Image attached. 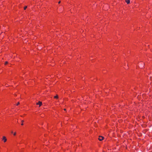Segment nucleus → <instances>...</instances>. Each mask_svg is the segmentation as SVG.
Instances as JSON below:
<instances>
[{
    "instance_id": "obj_5",
    "label": "nucleus",
    "mask_w": 152,
    "mask_h": 152,
    "mask_svg": "<svg viewBox=\"0 0 152 152\" xmlns=\"http://www.w3.org/2000/svg\"><path fill=\"white\" fill-rule=\"evenodd\" d=\"M23 122H24L23 120H22L21 121V125H23Z\"/></svg>"
},
{
    "instance_id": "obj_7",
    "label": "nucleus",
    "mask_w": 152,
    "mask_h": 152,
    "mask_svg": "<svg viewBox=\"0 0 152 152\" xmlns=\"http://www.w3.org/2000/svg\"><path fill=\"white\" fill-rule=\"evenodd\" d=\"M27 6H26L24 7V10H26V9L27 8Z\"/></svg>"
},
{
    "instance_id": "obj_4",
    "label": "nucleus",
    "mask_w": 152,
    "mask_h": 152,
    "mask_svg": "<svg viewBox=\"0 0 152 152\" xmlns=\"http://www.w3.org/2000/svg\"><path fill=\"white\" fill-rule=\"evenodd\" d=\"M126 1L127 4H129L130 3V0H126Z\"/></svg>"
},
{
    "instance_id": "obj_10",
    "label": "nucleus",
    "mask_w": 152,
    "mask_h": 152,
    "mask_svg": "<svg viewBox=\"0 0 152 152\" xmlns=\"http://www.w3.org/2000/svg\"><path fill=\"white\" fill-rule=\"evenodd\" d=\"M16 134V133H15H15H14V135H15Z\"/></svg>"
},
{
    "instance_id": "obj_6",
    "label": "nucleus",
    "mask_w": 152,
    "mask_h": 152,
    "mask_svg": "<svg viewBox=\"0 0 152 152\" xmlns=\"http://www.w3.org/2000/svg\"><path fill=\"white\" fill-rule=\"evenodd\" d=\"M54 98L56 99H58V96H54Z\"/></svg>"
},
{
    "instance_id": "obj_12",
    "label": "nucleus",
    "mask_w": 152,
    "mask_h": 152,
    "mask_svg": "<svg viewBox=\"0 0 152 152\" xmlns=\"http://www.w3.org/2000/svg\"><path fill=\"white\" fill-rule=\"evenodd\" d=\"M64 110H66V109H64Z\"/></svg>"
},
{
    "instance_id": "obj_1",
    "label": "nucleus",
    "mask_w": 152,
    "mask_h": 152,
    "mask_svg": "<svg viewBox=\"0 0 152 152\" xmlns=\"http://www.w3.org/2000/svg\"><path fill=\"white\" fill-rule=\"evenodd\" d=\"M2 140H3L4 142H6L7 139L5 137L3 136V137Z\"/></svg>"
},
{
    "instance_id": "obj_8",
    "label": "nucleus",
    "mask_w": 152,
    "mask_h": 152,
    "mask_svg": "<svg viewBox=\"0 0 152 152\" xmlns=\"http://www.w3.org/2000/svg\"><path fill=\"white\" fill-rule=\"evenodd\" d=\"M8 62H7V61H6V62H5V63L4 64H5V65H7V64H8Z\"/></svg>"
},
{
    "instance_id": "obj_11",
    "label": "nucleus",
    "mask_w": 152,
    "mask_h": 152,
    "mask_svg": "<svg viewBox=\"0 0 152 152\" xmlns=\"http://www.w3.org/2000/svg\"><path fill=\"white\" fill-rule=\"evenodd\" d=\"M60 2H61V1H59L58 2V3L59 4H60Z\"/></svg>"
},
{
    "instance_id": "obj_2",
    "label": "nucleus",
    "mask_w": 152,
    "mask_h": 152,
    "mask_svg": "<svg viewBox=\"0 0 152 152\" xmlns=\"http://www.w3.org/2000/svg\"><path fill=\"white\" fill-rule=\"evenodd\" d=\"M104 139V137L102 136H99L98 139L100 141H102Z\"/></svg>"
},
{
    "instance_id": "obj_9",
    "label": "nucleus",
    "mask_w": 152,
    "mask_h": 152,
    "mask_svg": "<svg viewBox=\"0 0 152 152\" xmlns=\"http://www.w3.org/2000/svg\"><path fill=\"white\" fill-rule=\"evenodd\" d=\"M20 103L19 102H18L17 104V105H18Z\"/></svg>"
},
{
    "instance_id": "obj_3",
    "label": "nucleus",
    "mask_w": 152,
    "mask_h": 152,
    "mask_svg": "<svg viewBox=\"0 0 152 152\" xmlns=\"http://www.w3.org/2000/svg\"><path fill=\"white\" fill-rule=\"evenodd\" d=\"M42 102H39L38 103H37V105H39V107L40 106L42 105Z\"/></svg>"
}]
</instances>
